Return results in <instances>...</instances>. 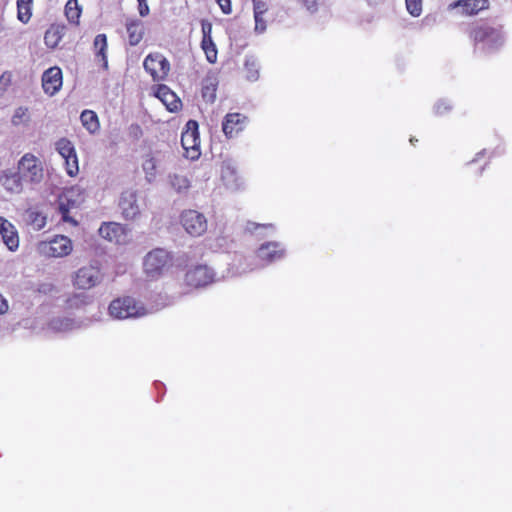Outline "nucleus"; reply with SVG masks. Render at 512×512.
<instances>
[{
    "label": "nucleus",
    "mask_w": 512,
    "mask_h": 512,
    "mask_svg": "<svg viewBox=\"0 0 512 512\" xmlns=\"http://www.w3.org/2000/svg\"><path fill=\"white\" fill-rule=\"evenodd\" d=\"M8 310L7 300L0 294V314L5 313Z\"/></svg>",
    "instance_id": "de8ad7c7"
},
{
    "label": "nucleus",
    "mask_w": 512,
    "mask_h": 512,
    "mask_svg": "<svg viewBox=\"0 0 512 512\" xmlns=\"http://www.w3.org/2000/svg\"><path fill=\"white\" fill-rule=\"evenodd\" d=\"M302 2L310 13L317 11V0H302Z\"/></svg>",
    "instance_id": "c03bdc74"
},
{
    "label": "nucleus",
    "mask_w": 512,
    "mask_h": 512,
    "mask_svg": "<svg viewBox=\"0 0 512 512\" xmlns=\"http://www.w3.org/2000/svg\"><path fill=\"white\" fill-rule=\"evenodd\" d=\"M109 314L112 318L123 320L144 316L149 311L132 297H123L113 300L109 305Z\"/></svg>",
    "instance_id": "f03ea898"
},
{
    "label": "nucleus",
    "mask_w": 512,
    "mask_h": 512,
    "mask_svg": "<svg viewBox=\"0 0 512 512\" xmlns=\"http://www.w3.org/2000/svg\"><path fill=\"white\" fill-rule=\"evenodd\" d=\"M181 144L185 150V157L195 160L200 156V137L198 123L189 120L181 134Z\"/></svg>",
    "instance_id": "423d86ee"
},
{
    "label": "nucleus",
    "mask_w": 512,
    "mask_h": 512,
    "mask_svg": "<svg viewBox=\"0 0 512 512\" xmlns=\"http://www.w3.org/2000/svg\"><path fill=\"white\" fill-rule=\"evenodd\" d=\"M0 235L6 247L10 251H16L19 247V236L16 227L7 219L0 216Z\"/></svg>",
    "instance_id": "dca6fc26"
},
{
    "label": "nucleus",
    "mask_w": 512,
    "mask_h": 512,
    "mask_svg": "<svg viewBox=\"0 0 512 512\" xmlns=\"http://www.w3.org/2000/svg\"><path fill=\"white\" fill-rule=\"evenodd\" d=\"M94 48L96 50V55L101 56L103 60V65L105 68L108 67L106 49H107V37L105 34H98L94 39Z\"/></svg>",
    "instance_id": "cd10ccee"
},
{
    "label": "nucleus",
    "mask_w": 512,
    "mask_h": 512,
    "mask_svg": "<svg viewBox=\"0 0 512 512\" xmlns=\"http://www.w3.org/2000/svg\"><path fill=\"white\" fill-rule=\"evenodd\" d=\"M65 15L69 22L78 23L81 15V7L79 6L78 0H68L65 5Z\"/></svg>",
    "instance_id": "bb28decb"
},
{
    "label": "nucleus",
    "mask_w": 512,
    "mask_h": 512,
    "mask_svg": "<svg viewBox=\"0 0 512 512\" xmlns=\"http://www.w3.org/2000/svg\"><path fill=\"white\" fill-rule=\"evenodd\" d=\"M285 247L280 242L263 243L257 250V257L266 264L281 260L285 256Z\"/></svg>",
    "instance_id": "9b49d317"
},
{
    "label": "nucleus",
    "mask_w": 512,
    "mask_h": 512,
    "mask_svg": "<svg viewBox=\"0 0 512 512\" xmlns=\"http://www.w3.org/2000/svg\"><path fill=\"white\" fill-rule=\"evenodd\" d=\"M29 218L34 228L38 230L42 229L46 224V217H44L38 212H30Z\"/></svg>",
    "instance_id": "c9c22d12"
},
{
    "label": "nucleus",
    "mask_w": 512,
    "mask_h": 512,
    "mask_svg": "<svg viewBox=\"0 0 512 512\" xmlns=\"http://www.w3.org/2000/svg\"><path fill=\"white\" fill-rule=\"evenodd\" d=\"M99 234L102 238L116 244H123L126 241L125 227L116 222L103 223L99 228Z\"/></svg>",
    "instance_id": "4468645a"
},
{
    "label": "nucleus",
    "mask_w": 512,
    "mask_h": 512,
    "mask_svg": "<svg viewBox=\"0 0 512 512\" xmlns=\"http://www.w3.org/2000/svg\"><path fill=\"white\" fill-rule=\"evenodd\" d=\"M171 266L170 254L161 248L150 251L144 259V271L150 278H157Z\"/></svg>",
    "instance_id": "39448f33"
},
{
    "label": "nucleus",
    "mask_w": 512,
    "mask_h": 512,
    "mask_svg": "<svg viewBox=\"0 0 512 512\" xmlns=\"http://www.w3.org/2000/svg\"><path fill=\"white\" fill-rule=\"evenodd\" d=\"M144 69L154 80H163L170 71L169 61L160 53H151L144 59Z\"/></svg>",
    "instance_id": "9d476101"
},
{
    "label": "nucleus",
    "mask_w": 512,
    "mask_h": 512,
    "mask_svg": "<svg viewBox=\"0 0 512 512\" xmlns=\"http://www.w3.org/2000/svg\"><path fill=\"white\" fill-rule=\"evenodd\" d=\"M406 9L413 17L422 13V0H405Z\"/></svg>",
    "instance_id": "72a5a7b5"
},
{
    "label": "nucleus",
    "mask_w": 512,
    "mask_h": 512,
    "mask_svg": "<svg viewBox=\"0 0 512 512\" xmlns=\"http://www.w3.org/2000/svg\"><path fill=\"white\" fill-rule=\"evenodd\" d=\"M185 231L193 237L201 236L207 230V219L196 210L183 211L180 218Z\"/></svg>",
    "instance_id": "1a4fd4ad"
},
{
    "label": "nucleus",
    "mask_w": 512,
    "mask_h": 512,
    "mask_svg": "<svg viewBox=\"0 0 512 512\" xmlns=\"http://www.w3.org/2000/svg\"><path fill=\"white\" fill-rule=\"evenodd\" d=\"M254 15L263 16L268 11V5L262 0H253Z\"/></svg>",
    "instance_id": "4c0bfd02"
},
{
    "label": "nucleus",
    "mask_w": 512,
    "mask_h": 512,
    "mask_svg": "<svg viewBox=\"0 0 512 512\" xmlns=\"http://www.w3.org/2000/svg\"><path fill=\"white\" fill-rule=\"evenodd\" d=\"M221 177L225 186L231 190H237L243 184L236 167L230 162L223 163L221 168Z\"/></svg>",
    "instance_id": "aec40b11"
},
{
    "label": "nucleus",
    "mask_w": 512,
    "mask_h": 512,
    "mask_svg": "<svg viewBox=\"0 0 512 512\" xmlns=\"http://www.w3.org/2000/svg\"><path fill=\"white\" fill-rule=\"evenodd\" d=\"M33 0H17V17L22 23H28L32 16Z\"/></svg>",
    "instance_id": "a878e982"
},
{
    "label": "nucleus",
    "mask_w": 512,
    "mask_h": 512,
    "mask_svg": "<svg viewBox=\"0 0 512 512\" xmlns=\"http://www.w3.org/2000/svg\"><path fill=\"white\" fill-rule=\"evenodd\" d=\"M223 278L224 275L218 277L214 270L207 265H197L190 268L185 275L187 285L193 287H203Z\"/></svg>",
    "instance_id": "6e6552de"
},
{
    "label": "nucleus",
    "mask_w": 512,
    "mask_h": 512,
    "mask_svg": "<svg viewBox=\"0 0 512 512\" xmlns=\"http://www.w3.org/2000/svg\"><path fill=\"white\" fill-rule=\"evenodd\" d=\"M224 14H230L232 11L230 0H216Z\"/></svg>",
    "instance_id": "79ce46f5"
},
{
    "label": "nucleus",
    "mask_w": 512,
    "mask_h": 512,
    "mask_svg": "<svg viewBox=\"0 0 512 512\" xmlns=\"http://www.w3.org/2000/svg\"><path fill=\"white\" fill-rule=\"evenodd\" d=\"M62 71L54 66L47 69L42 75V87L46 94L53 96L62 87Z\"/></svg>",
    "instance_id": "f8f14e48"
},
{
    "label": "nucleus",
    "mask_w": 512,
    "mask_h": 512,
    "mask_svg": "<svg viewBox=\"0 0 512 512\" xmlns=\"http://www.w3.org/2000/svg\"><path fill=\"white\" fill-rule=\"evenodd\" d=\"M17 169L24 182L39 184L44 177L41 161L33 154L26 153L18 161Z\"/></svg>",
    "instance_id": "20e7f679"
},
{
    "label": "nucleus",
    "mask_w": 512,
    "mask_h": 512,
    "mask_svg": "<svg viewBox=\"0 0 512 512\" xmlns=\"http://www.w3.org/2000/svg\"><path fill=\"white\" fill-rule=\"evenodd\" d=\"M27 109L23 107H19L15 110L14 115L12 117V123L13 125H19L24 121V118L26 117Z\"/></svg>",
    "instance_id": "58836bf2"
},
{
    "label": "nucleus",
    "mask_w": 512,
    "mask_h": 512,
    "mask_svg": "<svg viewBox=\"0 0 512 512\" xmlns=\"http://www.w3.org/2000/svg\"><path fill=\"white\" fill-rule=\"evenodd\" d=\"M129 132L135 138H139L142 135V129L138 124H132L129 127Z\"/></svg>",
    "instance_id": "a18cd8bd"
},
{
    "label": "nucleus",
    "mask_w": 512,
    "mask_h": 512,
    "mask_svg": "<svg viewBox=\"0 0 512 512\" xmlns=\"http://www.w3.org/2000/svg\"><path fill=\"white\" fill-rule=\"evenodd\" d=\"M247 117L240 113H228L222 122V130L226 137L232 138L244 130Z\"/></svg>",
    "instance_id": "ddd939ff"
},
{
    "label": "nucleus",
    "mask_w": 512,
    "mask_h": 512,
    "mask_svg": "<svg viewBox=\"0 0 512 512\" xmlns=\"http://www.w3.org/2000/svg\"><path fill=\"white\" fill-rule=\"evenodd\" d=\"M66 172L69 176H75L79 171L77 154L64 158Z\"/></svg>",
    "instance_id": "473e14b6"
},
{
    "label": "nucleus",
    "mask_w": 512,
    "mask_h": 512,
    "mask_svg": "<svg viewBox=\"0 0 512 512\" xmlns=\"http://www.w3.org/2000/svg\"><path fill=\"white\" fill-rule=\"evenodd\" d=\"M452 106L447 100H439L434 105V113L436 115H443L451 110Z\"/></svg>",
    "instance_id": "e433bc0d"
},
{
    "label": "nucleus",
    "mask_w": 512,
    "mask_h": 512,
    "mask_svg": "<svg viewBox=\"0 0 512 512\" xmlns=\"http://www.w3.org/2000/svg\"><path fill=\"white\" fill-rule=\"evenodd\" d=\"M489 5L488 0H458L449 5V8H462V13L465 15H475L478 12L487 9Z\"/></svg>",
    "instance_id": "412c9836"
},
{
    "label": "nucleus",
    "mask_w": 512,
    "mask_h": 512,
    "mask_svg": "<svg viewBox=\"0 0 512 512\" xmlns=\"http://www.w3.org/2000/svg\"><path fill=\"white\" fill-rule=\"evenodd\" d=\"M258 229H266V230H269L270 232H274V230H275V228L272 224L260 225V224L253 223V222H249L247 224V230H249L251 232H254Z\"/></svg>",
    "instance_id": "a19ab883"
},
{
    "label": "nucleus",
    "mask_w": 512,
    "mask_h": 512,
    "mask_svg": "<svg viewBox=\"0 0 512 512\" xmlns=\"http://www.w3.org/2000/svg\"><path fill=\"white\" fill-rule=\"evenodd\" d=\"M485 153V150H482L481 152H479L477 155H476V158L473 160V161H477L479 159L480 156L484 155Z\"/></svg>",
    "instance_id": "09e8293b"
},
{
    "label": "nucleus",
    "mask_w": 512,
    "mask_h": 512,
    "mask_svg": "<svg viewBox=\"0 0 512 512\" xmlns=\"http://www.w3.org/2000/svg\"><path fill=\"white\" fill-rule=\"evenodd\" d=\"M212 26L210 23H202L203 38L211 37Z\"/></svg>",
    "instance_id": "49530a36"
},
{
    "label": "nucleus",
    "mask_w": 512,
    "mask_h": 512,
    "mask_svg": "<svg viewBox=\"0 0 512 512\" xmlns=\"http://www.w3.org/2000/svg\"><path fill=\"white\" fill-rule=\"evenodd\" d=\"M82 125L89 133H95L99 129V120L97 114L92 110H84L80 115Z\"/></svg>",
    "instance_id": "b1692460"
},
{
    "label": "nucleus",
    "mask_w": 512,
    "mask_h": 512,
    "mask_svg": "<svg viewBox=\"0 0 512 512\" xmlns=\"http://www.w3.org/2000/svg\"><path fill=\"white\" fill-rule=\"evenodd\" d=\"M104 279L100 265L94 261L80 267L73 275V285L80 290H89L99 285Z\"/></svg>",
    "instance_id": "7ed1b4c3"
},
{
    "label": "nucleus",
    "mask_w": 512,
    "mask_h": 512,
    "mask_svg": "<svg viewBox=\"0 0 512 512\" xmlns=\"http://www.w3.org/2000/svg\"><path fill=\"white\" fill-rule=\"evenodd\" d=\"M155 96L170 112H176L182 106L179 97L166 85H159L155 92Z\"/></svg>",
    "instance_id": "6ab92c4d"
},
{
    "label": "nucleus",
    "mask_w": 512,
    "mask_h": 512,
    "mask_svg": "<svg viewBox=\"0 0 512 512\" xmlns=\"http://www.w3.org/2000/svg\"><path fill=\"white\" fill-rule=\"evenodd\" d=\"M78 327V323L69 317H55L48 323V329L55 333L69 332Z\"/></svg>",
    "instance_id": "4be33fe9"
},
{
    "label": "nucleus",
    "mask_w": 512,
    "mask_h": 512,
    "mask_svg": "<svg viewBox=\"0 0 512 512\" xmlns=\"http://www.w3.org/2000/svg\"><path fill=\"white\" fill-rule=\"evenodd\" d=\"M138 10H139L140 16H142V17H145L149 14L150 9H149V6H148L146 0L138 1Z\"/></svg>",
    "instance_id": "37998d69"
},
{
    "label": "nucleus",
    "mask_w": 512,
    "mask_h": 512,
    "mask_svg": "<svg viewBox=\"0 0 512 512\" xmlns=\"http://www.w3.org/2000/svg\"><path fill=\"white\" fill-rule=\"evenodd\" d=\"M55 145H56V150L58 151V153L61 155V157L63 159L76 154L74 145L67 138L59 139Z\"/></svg>",
    "instance_id": "c756f323"
},
{
    "label": "nucleus",
    "mask_w": 512,
    "mask_h": 512,
    "mask_svg": "<svg viewBox=\"0 0 512 512\" xmlns=\"http://www.w3.org/2000/svg\"><path fill=\"white\" fill-rule=\"evenodd\" d=\"M119 206L121 208L122 215L126 219H134L140 213L137 196L134 191H124L121 194Z\"/></svg>",
    "instance_id": "f3484780"
},
{
    "label": "nucleus",
    "mask_w": 512,
    "mask_h": 512,
    "mask_svg": "<svg viewBox=\"0 0 512 512\" xmlns=\"http://www.w3.org/2000/svg\"><path fill=\"white\" fill-rule=\"evenodd\" d=\"M64 35V28L60 26H51L45 33L44 42L49 48H55Z\"/></svg>",
    "instance_id": "393cba45"
},
{
    "label": "nucleus",
    "mask_w": 512,
    "mask_h": 512,
    "mask_svg": "<svg viewBox=\"0 0 512 512\" xmlns=\"http://www.w3.org/2000/svg\"><path fill=\"white\" fill-rule=\"evenodd\" d=\"M73 250L72 241L64 235H56L49 241H42L38 245L40 254L46 257H65Z\"/></svg>",
    "instance_id": "0eeeda50"
},
{
    "label": "nucleus",
    "mask_w": 512,
    "mask_h": 512,
    "mask_svg": "<svg viewBox=\"0 0 512 512\" xmlns=\"http://www.w3.org/2000/svg\"><path fill=\"white\" fill-rule=\"evenodd\" d=\"M473 41L475 54H491L505 43V34L498 24L482 23L473 27L469 33Z\"/></svg>",
    "instance_id": "f257e3e1"
},
{
    "label": "nucleus",
    "mask_w": 512,
    "mask_h": 512,
    "mask_svg": "<svg viewBox=\"0 0 512 512\" xmlns=\"http://www.w3.org/2000/svg\"><path fill=\"white\" fill-rule=\"evenodd\" d=\"M201 46L205 52L208 62L215 63L217 60V49L212 37L203 38Z\"/></svg>",
    "instance_id": "2f4dec72"
},
{
    "label": "nucleus",
    "mask_w": 512,
    "mask_h": 512,
    "mask_svg": "<svg viewBox=\"0 0 512 512\" xmlns=\"http://www.w3.org/2000/svg\"><path fill=\"white\" fill-rule=\"evenodd\" d=\"M414 141H417V140H416V139H414V138H410V142H411L412 144L414 143Z\"/></svg>",
    "instance_id": "8fccbe9b"
},
{
    "label": "nucleus",
    "mask_w": 512,
    "mask_h": 512,
    "mask_svg": "<svg viewBox=\"0 0 512 512\" xmlns=\"http://www.w3.org/2000/svg\"><path fill=\"white\" fill-rule=\"evenodd\" d=\"M126 29L130 45H137L143 37V27L141 22L138 20L130 21L126 24Z\"/></svg>",
    "instance_id": "5701e85b"
},
{
    "label": "nucleus",
    "mask_w": 512,
    "mask_h": 512,
    "mask_svg": "<svg viewBox=\"0 0 512 512\" xmlns=\"http://www.w3.org/2000/svg\"><path fill=\"white\" fill-rule=\"evenodd\" d=\"M169 182L171 186L178 192L182 193L189 189L190 181L187 177L178 174L169 175Z\"/></svg>",
    "instance_id": "7c9ffc66"
},
{
    "label": "nucleus",
    "mask_w": 512,
    "mask_h": 512,
    "mask_svg": "<svg viewBox=\"0 0 512 512\" xmlns=\"http://www.w3.org/2000/svg\"><path fill=\"white\" fill-rule=\"evenodd\" d=\"M171 157L169 152H155L146 156L142 163V169L145 173L146 180L151 183L156 178L157 165L161 160H166Z\"/></svg>",
    "instance_id": "a211bd4d"
},
{
    "label": "nucleus",
    "mask_w": 512,
    "mask_h": 512,
    "mask_svg": "<svg viewBox=\"0 0 512 512\" xmlns=\"http://www.w3.org/2000/svg\"><path fill=\"white\" fill-rule=\"evenodd\" d=\"M254 20H255V32L259 33V34L263 33L266 30V22H265L263 16L254 15Z\"/></svg>",
    "instance_id": "ea45409f"
},
{
    "label": "nucleus",
    "mask_w": 512,
    "mask_h": 512,
    "mask_svg": "<svg viewBox=\"0 0 512 512\" xmlns=\"http://www.w3.org/2000/svg\"><path fill=\"white\" fill-rule=\"evenodd\" d=\"M246 78L249 81H256L259 78V63L254 57H247L244 64Z\"/></svg>",
    "instance_id": "c85d7f7f"
},
{
    "label": "nucleus",
    "mask_w": 512,
    "mask_h": 512,
    "mask_svg": "<svg viewBox=\"0 0 512 512\" xmlns=\"http://www.w3.org/2000/svg\"><path fill=\"white\" fill-rule=\"evenodd\" d=\"M23 179L18 171L3 170L0 174V184L11 194H20L23 191Z\"/></svg>",
    "instance_id": "2eb2a0df"
},
{
    "label": "nucleus",
    "mask_w": 512,
    "mask_h": 512,
    "mask_svg": "<svg viewBox=\"0 0 512 512\" xmlns=\"http://www.w3.org/2000/svg\"><path fill=\"white\" fill-rule=\"evenodd\" d=\"M202 96L207 102L213 103L216 99V85H205L202 88Z\"/></svg>",
    "instance_id": "f704fd0d"
}]
</instances>
